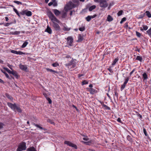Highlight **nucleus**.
<instances>
[{
    "label": "nucleus",
    "mask_w": 151,
    "mask_h": 151,
    "mask_svg": "<svg viewBox=\"0 0 151 151\" xmlns=\"http://www.w3.org/2000/svg\"><path fill=\"white\" fill-rule=\"evenodd\" d=\"M12 24V23H6L4 25L5 26H8L9 25L11 24Z\"/></svg>",
    "instance_id": "nucleus-53"
},
{
    "label": "nucleus",
    "mask_w": 151,
    "mask_h": 151,
    "mask_svg": "<svg viewBox=\"0 0 151 151\" xmlns=\"http://www.w3.org/2000/svg\"><path fill=\"white\" fill-rule=\"evenodd\" d=\"M26 149V143L25 142H22L19 143L17 151H22L25 150Z\"/></svg>",
    "instance_id": "nucleus-2"
},
{
    "label": "nucleus",
    "mask_w": 151,
    "mask_h": 151,
    "mask_svg": "<svg viewBox=\"0 0 151 151\" xmlns=\"http://www.w3.org/2000/svg\"><path fill=\"white\" fill-rule=\"evenodd\" d=\"M51 19L52 21L53 24H54V23H55V22L58 23H60L58 19L55 16Z\"/></svg>",
    "instance_id": "nucleus-12"
},
{
    "label": "nucleus",
    "mask_w": 151,
    "mask_h": 151,
    "mask_svg": "<svg viewBox=\"0 0 151 151\" xmlns=\"http://www.w3.org/2000/svg\"><path fill=\"white\" fill-rule=\"evenodd\" d=\"M142 57L139 56H137L136 59V60H139L141 62H142Z\"/></svg>",
    "instance_id": "nucleus-28"
},
{
    "label": "nucleus",
    "mask_w": 151,
    "mask_h": 151,
    "mask_svg": "<svg viewBox=\"0 0 151 151\" xmlns=\"http://www.w3.org/2000/svg\"><path fill=\"white\" fill-rule=\"evenodd\" d=\"M145 15V14H141L140 15H139L138 17V19H142L144 17Z\"/></svg>",
    "instance_id": "nucleus-40"
},
{
    "label": "nucleus",
    "mask_w": 151,
    "mask_h": 151,
    "mask_svg": "<svg viewBox=\"0 0 151 151\" xmlns=\"http://www.w3.org/2000/svg\"><path fill=\"white\" fill-rule=\"evenodd\" d=\"M76 64L74 63H73V65H72L71 66H72L71 67L72 68H74L76 67Z\"/></svg>",
    "instance_id": "nucleus-61"
},
{
    "label": "nucleus",
    "mask_w": 151,
    "mask_h": 151,
    "mask_svg": "<svg viewBox=\"0 0 151 151\" xmlns=\"http://www.w3.org/2000/svg\"><path fill=\"white\" fill-rule=\"evenodd\" d=\"M90 16L91 17V19H93V18L95 17H96L97 16V15L96 14H94L93 16Z\"/></svg>",
    "instance_id": "nucleus-62"
},
{
    "label": "nucleus",
    "mask_w": 151,
    "mask_h": 151,
    "mask_svg": "<svg viewBox=\"0 0 151 151\" xmlns=\"http://www.w3.org/2000/svg\"><path fill=\"white\" fill-rule=\"evenodd\" d=\"M123 11L122 10L119 11L117 13V15L118 16H120L122 15L123 13Z\"/></svg>",
    "instance_id": "nucleus-44"
},
{
    "label": "nucleus",
    "mask_w": 151,
    "mask_h": 151,
    "mask_svg": "<svg viewBox=\"0 0 151 151\" xmlns=\"http://www.w3.org/2000/svg\"><path fill=\"white\" fill-rule=\"evenodd\" d=\"M28 44V42H27V40H26L25 42H24L23 45H22L21 47L22 48H24Z\"/></svg>",
    "instance_id": "nucleus-24"
},
{
    "label": "nucleus",
    "mask_w": 151,
    "mask_h": 151,
    "mask_svg": "<svg viewBox=\"0 0 151 151\" xmlns=\"http://www.w3.org/2000/svg\"><path fill=\"white\" fill-rule=\"evenodd\" d=\"M77 42H81L83 40V38L81 34H79L78 37Z\"/></svg>",
    "instance_id": "nucleus-16"
},
{
    "label": "nucleus",
    "mask_w": 151,
    "mask_h": 151,
    "mask_svg": "<svg viewBox=\"0 0 151 151\" xmlns=\"http://www.w3.org/2000/svg\"><path fill=\"white\" fill-rule=\"evenodd\" d=\"M3 73L5 75V76H6V77L7 78L9 79H11V78H10V77L9 76L8 74L6 72H3Z\"/></svg>",
    "instance_id": "nucleus-46"
},
{
    "label": "nucleus",
    "mask_w": 151,
    "mask_h": 151,
    "mask_svg": "<svg viewBox=\"0 0 151 151\" xmlns=\"http://www.w3.org/2000/svg\"><path fill=\"white\" fill-rule=\"evenodd\" d=\"M107 0H100L99 2V5L100 7L102 8H106L108 6L107 2Z\"/></svg>",
    "instance_id": "nucleus-4"
},
{
    "label": "nucleus",
    "mask_w": 151,
    "mask_h": 151,
    "mask_svg": "<svg viewBox=\"0 0 151 151\" xmlns=\"http://www.w3.org/2000/svg\"><path fill=\"white\" fill-rule=\"evenodd\" d=\"M59 65V64L57 62H55L52 64V65L55 67H56Z\"/></svg>",
    "instance_id": "nucleus-37"
},
{
    "label": "nucleus",
    "mask_w": 151,
    "mask_h": 151,
    "mask_svg": "<svg viewBox=\"0 0 151 151\" xmlns=\"http://www.w3.org/2000/svg\"><path fill=\"white\" fill-rule=\"evenodd\" d=\"M46 69L47 71H50L51 72H52L54 74H55V73H58V72L57 71L53 70L52 69H50L49 68H47Z\"/></svg>",
    "instance_id": "nucleus-19"
},
{
    "label": "nucleus",
    "mask_w": 151,
    "mask_h": 151,
    "mask_svg": "<svg viewBox=\"0 0 151 151\" xmlns=\"http://www.w3.org/2000/svg\"><path fill=\"white\" fill-rule=\"evenodd\" d=\"M117 121L119 122L122 123V121H121V119L120 118H119L117 119Z\"/></svg>",
    "instance_id": "nucleus-60"
},
{
    "label": "nucleus",
    "mask_w": 151,
    "mask_h": 151,
    "mask_svg": "<svg viewBox=\"0 0 151 151\" xmlns=\"http://www.w3.org/2000/svg\"><path fill=\"white\" fill-rule=\"evenodd\" d=\"M87 90L90 92L91 94H93L96 92V90L92 88H87Z\"/></svg>",
    "instance_id": "nucleus-8"
},
{
    "label": "nucleus",
    "mask_w": 151,
    "mask_h": 151,
    "mask_svg": "<svg viewBox=\"0 0 151 151\" xmlns=\"http://www.w3.org/2000/svg\"><path fill=\"white\" fill-rule=\"evenodd\" d=\"M7 105L15 111H16V110L19 113H21L22 111L20 107L17 106L15 103L12 104L11 103L8 102L7 103Z\"/></svg>",
    "instance_id": "nucleus-1"
},
{
    "label": "nucleus",
    "mask_w": 151,
    "mask_h": 151,
    "mask_svg": "<svg viewBox=\"0 0 151 151\" xmlns=\"http://www.w3.org/2000/svg\"><path fill=\"white\" fill-rule=\"evenodd\" d=\"M107 20L109 22H111L113 20L112 17L110 15H109L107 18Z\"/></svg>",
    "instance_id": "nucleus-29"
},
{
    "label": "nucleus",
    "mask_w": 151,
    "mask_h": 151,
    "mask_svg": "<svg viewBox=\"0 0 151 151\" xmlns=\"http://www.w3.org/2000/svg\"><path fill=\"white\" fill-rule=\"evenodd\" d=\"M114 93H115V95L116 96V98H117L118 97V93H117V92L116 91H115Z\"/></svg>",
    "instance_id": "nucleus-57"
},
{
    "label": "nucleus",
    "mask_w": 151,
    "mask_h": 151,
    "mask_svg": "<svg viewBox=\"0 0 151 151\" xmlns=\"http://www.w3.org/2000/svg\"><path fill=\"white\" fill-rule=\"evenodd\" d=\"M86 19L87 21L89 22L90 21L91 19V17L90 16H88L86 18Z\"/></svg>",
    "instance_id": "nucleus-38"
},
{
    "label": "nucleus",
    "mask_w": 151,
    "mask_h": 151,
    "mask_svg": "<svg viewBox=\"0 0 151 151\" xmlns=\"http://www.w3.org/2000/svg\"><path fill=\"white\" fill-rule=\"evenodd\" d=\"M96 8V6L95 5H93L90 6L89 8V11H91Z\"/></svg>",
    "instance_id": "nucleus-25"
},
{
    "label": "nucleus",
    "mask_w": 151,
    "mask_h": 151,
    "mask_svg": "<svg viewBox=\"0 0 151 151\" xmlns=\"http://www.w3.org/2000/svg\"><path fill=\"white\" fill-rule=\"evenodd\" d=\"M7 66L12 70V65L9 64H8Z\"/></svg>",
    "instance_id": "nucleus-56"
},
{
    "label": "nucleus",
    "mask_w": 151,
    "mask_h": 151,
    "mask_svg": "<svg viewBox=\"0 0 151 151\" xmlns=\"http://www.w3.org/2000/svg\"><path fill=\"white\" fill-rule=\"evenodd\" d=\"M47 14L49 17L50 19L52 18L54 16V15L50 11H48L47 12Z\"/></svg>",
    "instance_id": "nucleus-13"
},
{
    "label": "nucleus",
    "mask_w": 151,
    "mask_h": 151,
    "mask_svg": "<svg viewBox=\"0 0 151 151\" xmlns=\"http://www.w3.org/2000/svg\"><path fill=\"white\" fill-rule=\"evenodd\" d=\"M75 7V4L71 1H70L68 3L65 9V11H68L72 9Z\"/></svg>",
    "instance_id": "nucleus-3"
},
{
    "label": "nucleus",
    "mask_w": 151,
    "mask_h": 151,
    "mask_svg": "<svg viewBox=\"0 0 151 151\" xmlns=\"http://www.w3.org/2000/svg\"><path fill=\"white\" fill-rule=\"evenodd\" d=\"M3 125L4 124L0 122V129H2L3 127Z\"/></svg>",
    "instance_id": "nucleus-58"
},
{
    "label": "nucleus",
    "mask_w": 151,
    "mask_h": 151,
    "mask_svg": "<svg viewBox=\"0 0 151 151\" xmlns=\"http://www.w3.org/2000/svg\"><path fill=\"white\" fill-rule=\"evenodd\" d=\"M53 26L55 30L56 31H59L60 30V26L58 24L56 23H54L53 24Z\"/></svg>",
    "instance_id": "nucleus-10"
},
{
    "label": "nucleus",
    "mask_w": 151,
    "mask_h": 151,
    "mask_svg": "<svg viewBox=\"0 0 151 151\" xmlns=\"http://www.w3.org/2000/svg\"><path fill=\"white\" fill-rule=\"evenodd\" d=\"M88 82L86 81V80H84L82 82V85H84L85 84H88Z\"/></svg>",
    "instance_id": "nucleus-45"
},
{
    "label": "nucleus",
    "mask_w": 151,
    "mask_h": 151,
    "mask_svg": "<svg viewBox=\"0 0 151 151\" xmlns=\"http://www.w3.org/2000/svg\"><path fill=\"white\" fill-rule=\"evenodd\" d=\"M102 106H103L104 107H105V109H106V110H111V109L108 106H107V105L103 104V105H102Z\"/></svg>",
    "instance_id": "nucleus-31"
},
{
    "label": "nucleus",
    "mask_w": 151,
    "mask_h": 151,
    "mask_svg": "<svg viewBox=\"0 0 151 151\" xmlns=\"http://www.w3.org/2000/svg\"><path fill=\"white\" fill-rule=\"evenodd\" d=\"M20 33V31H15L14 32H12V34L14 35H18Z\"/></svg>",
    "instance_id": "nucleus-36"
},
{
    "label": "nucleus",
    "mask_w": 151,
    "mask_h": 151,
    "mask_svg": "<svg viewBox=\"0 0 151 151\" xmlns=\"http://www.w3.org/2000/svg\"><path fill=\"white\" fill-rule=\"evenodd\" d=\"M128 27V23L127 22L126 23L124 24V27L125 28H127Z\"/></svg>",
    "instance_id": "nucleus-63"
},
{
    "label": "nucleus",
    "mask_w": 151,
    "mask_h": 151,
    "mask_svg": "<svg viewBox=\"0 0 151 151\" xmlns=\"http://www.w3.org/2000/svg\"><path fill=\"white\" fill-rule=\"evenodd\" d=\"M26 10L22 11V12H20V13H19L20 14H21L22 15H24V14H26Z\"/></svg>",
    "instance_id": "nucleus-42"
},
{
    "label": "nucleus",
    "mask_w": 151,
    "mask_h": 151,
    "mask_svg": "<svg viewBox=\"0 0 151 151\" xmlns=\"http://www.w3.org/2000/svg\"><path fill=\"white\" fill-rule=\"evenodd\" d=\"M108 70H109V71L111 73H113V71L112 70L111 68H108Z\"/></svg>",
    "instance_id": "nucleus-54"
},
{
    "label": "nucleus",
    "mask_w": 151,
    "mask_h": 151,
    "mask_svg": "<svg viewBox=\"0 0 151 151\" xmlns=\"http://www.w3.org/2000/svg\"><path fill=\"white\" fill-rule=\"evenodd\" d=\"M26 15L27 16H31L32 15V13L31 11L26 10Z\"/></svg>",
    "instance_id": "nucleus-22"
},
{
    "label": "nucleus",
    "mask_w": 151,
    "mask_h": 151,
    "mask_svg": "<svg viewBox=\"0 0 151 151\" xmlns=\"http://www.w3.org/2000/svg\"><path fill=\"white\" fill-rule=\"evenodd\" d=\"M47 100L48 101L49 103V104H51L52 103V101L50 99L49 97H46Z\"/></svg>",
    "instance_id": "nucleus-47"
},
{
    "label": "nucleus",
    "mask_w": 151,
    "mask_h": 151,
    "mask_svg": "<svg viewBox=\"0 0 151 151\" xmlns=\"http://www.w3.org/2000/svg\"><path fill=\"white\" fill-rule=\"evenodd\" d=\"M66 15H67L66 13L65 12L63 14L62 16V17L63 18H65L66 17Z\"/></svg>",
    "instance_id": "nucleus-52"
},
{
    "label": "nucleus",
    "mask_w": 151,
    "mask_h": 151,
    "mask_svg": "<svg viewBox=\"0 0 151 151\" xmlns=\"http://www.w3.org/2000/svg\"><path fill=\"white\" fill-rule=\"evenodd\" d=\"M143 29L145 30H147L148 28V27L146 25H143Z\"/></svg>",
    "instance_id": "nucleus-51"
},
{
    "label": "nucleus",
    "mask_w": 151,
    "mask_h": 151,
    "mask_svg": "<svg viewBox=\"0 0 151 151\" xmlns=\"http://www.w3.org/2000/svg\"><path fill=\"white\" fill-rule=\"evenodd\" d=\"M13 10L18 15V16L19 17H20V15L19 13L18 12V11L17 10L15 9V8H13Z\"/></svg>",
    "instance_id": "nucleus-26"
},
{
    "label": "nucleus",
    "mask_w": 151,
    "mask_h": 151,
    "mask_svg": "<svg viewBox=\"0 0 151 151\" xmlns=\"http://www.w3.org/2000/svg\"><path fill=\"white\" fill-rule=\"evenodd\" d=\"M143 132H144V133L145 135L146 136H148V134H147L146 130L145 129V128H144L143 129Z\"/></svg>",
    "instance_id": "nucleus-49"
},
{
    "label": "nucleus",
    "mask_w": 151,
    "mask_h": 151,
    "mask_svg": "<svg viewBox=\"0 0 151 151\" xmlns=\"http://www.w3.org/2000/svg\"><path fill=\"white\" fill-rule=\"evenodd\" d=\"M127 139L130 142H132V139L130 136L128 135L127 136Z\"/></svg>",
    "instance_id": "nucleus-35"
},
{
    "label": "nucleus",
    "mask_w": 151,
    "mask_h": 151,
    "mask_svg": "<svg viewBox=\"0 0 151 151\" xmlns=\"http://www.w3.org/2000/svg\"><path fill=\"white\" fill-rule=\"evenodd\" d=\"M52 11L56 16H58L60 14V12L57 9H52Z\"/></svg>",
    "instance_id": "nucleus-15"
},
{
    "label": "nucleus",
    "mask_w": 151,
    "mask_h": 151,
    "mask_svg": "<svg viewBox=\"0 0 151 151\" xmlns=\"http://www.w3.org/2000/svg\"><path fill=\"white\" fill-rule=\"evenodd\" d=\"M12 70H12V71H11L10 70H9V69L7 70V72L9 74H12Z\"/></svg>",
    "instance_id": "nucleus-64"
},
{
    "label": "nucleus",
    "mask_w": 151,
    "mask_h": 151,
    "mask_svg": "<svg viewBox=\"0 0 151 151\" xmlns=\"http://www.w3.org/2000/svg\"><path fill=\"white\" fill-rule=\"evenodd\" d=\"M47 121L51 123V124H54V122H53L50 119H48Z\"/></svg>",
    "instance_id": "nucleus-59"
},
{
    "label": "nucleus",
    "mask_w": 151,
    "mask_h": 151,
    "mask_svg": "<svg viewBox=\"0 0 151 151\" xmlns=\"http://www.w3.org/2000/svg\"><path fill=\"white\" fill-rule=\"evenodd\" d=\"M81 142H82L83 143L87 145H90L91 143V142L88 141V142H85L83 141H82Z\"/></svg>",
    "instance_id": "nucleus-34"
},
{
    "label": "nucleus",
    "mask_w": 151,
    "mask_h": 151,
    "mask_svg": "<svg viewBox=\"0 0 151 151\" xmlns=\"http://www.w3.org/2000/svg\"><path fill=\"white\" fill-rule=\"evenodd\" d=\"M33 125L35 126V127H37L39 128V129H43L44 130H47V129H45L44 128H43L42 127H41L40 125H39L38 124H36L35 123H33Z\"/></svg>",
    "instance_id": "nucleus-18"
},
{
    "label": "nucleus",
    "mask_w": 151,
    "mask_h": 151,
    "mask_svg": "<svg viewBox=\"0 0 151 151\" xmlns=\"http://www.w3.org/2000/svg\"><path fill=\"white\" fill-rule=\"evenodd\" d=\"M5 95L9 99L11 100L12 101L13 100V98L11 96H10L7 93H6L5 94Z\"/></svg>",
    "instance_id": "nucleus-23"
},
{
    "label": "nucleus",
    "mask_w": 151,
    "mask_h": 151,
    "mask_svg": "<svg viewBox=\"0 0 151 151\" xmlns=\"http://www.w3.org/2000/svg\"><path fill=\"white\" fill-rule=\"evenodd\" d=\"M11 52L12 53L17 55H22L25 54L23 52L20 51H17L16 50H11Z\"/></svg>",
    "instance_id": "nucleus-9"
},
{
    "label": "nucleus",
    "mask_w": 151,
    "mask_h": 151,
    "mask_svg": "<svg viewBox=\"0 0 151 151\" xmlns=\"http://www.w3.org/2000/svg\"><path fill=\"white\" fill-rule=\"evenodd\" d=\"M45 31L47 32L49 34H51L52 33V30L48 25L47 26V28L45 29Z\"/></svg>",
    "instance_id": "nucleus-14"
},
{
    "label": "nucleus",
    "mask_w": 151,
    "mask_h": 151,
    "mask_svg": "<svg viewBox=\"0 0 151 151\" xmlns=\"http://www.w3.org/2000/svg\"><path fill=\"white\" fill-rule=\"evenodd\" d=\"M27 151H37V150L34 147H31L28 148Z\"/></svg>",
    "instance_id": "nucleus-17"
},
{
    "label": "nucleus",
    "mask_w": 151,
    "mask_h": 151,
    "mask_svg": "<svg viewBox=\"0 0 151 151\" xmlns=\"http://www.w3.org/2000/svg\"><path fill=\"white\" fill-rule=\"evenodd\" d=\"M67 42L70 46H71V44L73 42V39L71 36L68 37L67 39Z\"/></svg>",
    "instance_id": "nucleus-6"
},
{
    "label": "nucleus",
    "mask_w": 151,
    "mask_h": 151,
    "mask_svg": "<svg viewBox=\"0 0 151 151\" xmlns=\"http://www.w3.org/2000/svg\"><path fill=\"white\" fill-rule=\"evenodd\" d=\"M65 144L67 145L70 146L76 149H77V147L76 145L71 143L68 141H65Z\"/></svg>",
    "instance_id": "nucleus-5"
},
{
    "label": "nucleus",
    "mask_w": 151,
    "mask_h": 151,
    "mask_svg": "<svg viewBox=\"0 0 151 151\" xmlns=\"http://www.w3.org/2000/svg\"><path fill=\"white\" fill-rule=\"evenodd\" d=\"M79 30L81 31H83L85 30V25L82 24V27L79 28Z\"/></svg>",
    "instance_id": "nucleus-21"
},
{
    "label": "nucleus",
    "mask_w": 151,
    "mask_h": 151,
    "mask_svg": "<svg viewBox=\"0 0 151 151\" xmlns=\"http://www.w3.org/2000/svg\"><path fill=\"white\" fill-rule=\"evenodd\" d=\"M13 2L16 4H22V2L20 1H14Z\"/></svg>",
    "instance_id": "nucleus-41"
},
{
    "label": "nucleus",
    "mask_w": 151,
    "mask_h": 151,
    "mask_svg": "<svg viewBox=\"0 0 151 151\" xmlns=\"http://www.w3.org/2000/svg\"><path fill=\"white\" fill-rule=\"evenodd\" d=\"M146 33L150 36L151 37V27L146 31Z\"/></svg>",
    "instance_id": "nucleus-32"
},
{
    "label": "nucleus",
    "mask_w": 151,
    "mask_h": 151,
    "mask_svg": "<svg viewBox=\"0 0 151 151\" xmlns=\"http://www.w3.org/2000/svg\"><path fill=\"white\" fill-rule=\"evenodd\" d=\"M146 15L149 18L151 17V14L150 12L148 11H146L145 12Z\"/></svg>",
    "instance_id": "nucleus-33"
},
{
    "label": "nucleus",
    "mask_w": 151,
    "mask_h": 151,
    "mask_svg": "<svg viewBox=\"0 0 151 151\" xmlns=\"http://www.w3.org/2000/svg\"><path fill=\"white\" fill-rule=\"evenodd\" d=\"M142 76L144 80H146L147 78V76L146 73H144L142 75Z\"/></svg>",
    "instance_id": "nucleus-27"
},
{
    "label": "nucleus",
    "mask_w": 151,
    "mask_h": 151,
    "mask_svg": "<svg viewBox=\"0 0 151 151\" xmlns=\"http://www.w3.org/2000/svg\"><path fill=\"white\" fill-rule=\"evenodd\" d=\"M118 60L119 58H115L113 62L112 63V65H114L116 64V63L118 61Z\"/></svg>",
    "instance_id": "nucleus-30"
},
{
    "label": "nucleus",
    "mask_w": 151,
    "mask_h": 151,
    "mask_svg": "<svg viewBox=\"0 0 151 151\" xmlns=\"http://www.w3.org/2000/svg\"><path fill=\"white\" fill-rule=\"evenodd\" d=\"M125 86H126V85H125L124 84H123L122 85L121 88V90H123Z\"/></svg>",
    "instance_id": "nucleus-50"
},
{
    "label": "nucleus",
    "mask_w": 151,
    "mask_h": 151,
    "mask_svg": "<svg viewBox=\"0 0 151 151\" xmlns=\"http://www.w3.org/2000/svg\"><path fill=\"white\" fill-rule=\"evenodd\" d=\"M19 68L22 70L27 71V67L26 65H23L21 64L19 65Z\"/></svg>",
    "instance_id": "nucleus-7"
},
{
    "label": "nucleus",
    "mask_w": 151,
    "mask_h": 151,
    "mask_svg": "<svg viewBox=\"0 0 151 151\" xmlns=\"http://www.w3.org/2000/svg\"><path fill=\"white\" fill-rule=\"evenodd\" d=\"M129 80V78L128 77H127L125 79L123 84L126 85V84L127 83L128 81Z\"/></svg>",
    "instance_id": "nucleus-48"
},
{
    "label": "nucleus",
    "mask_w": 151,
    "mask_h": 151,
    "mask_svg": "<svg viewBox=\"0 0 151 151\" xmlns=\"http://www.w3.org/2000/svg\"><path fill=\"white\" fill-rule=\"evenodd\" d=\"M70 28H68L67 27H64L63 28V29L64 30V31H69L70 30Z\"/></svg>",
    "instance_id": "nucleus-39"
},
{
    "label": "nucleus",
    "mask_w": 151,
    "mask_h": 151,
    "mask_svg": "<svg viewBox=\"0 0 151 151\" xmlns=\"http://www.w3.org/2000/svg\"><path fill=\"white\" fill-rule=\"evenodd\" d=\"M73 59H72L70 62L66 64L65 65L66 66L69 67L72 66V65H73Z\"/></svg>",
    "instance_id": "nucleus-20"
},
{
    "label": "nucleus",
    "mask_w": 151,
    "mask_h": 151,
    "mask_svg": "<svg viewBox=\"0 0 151 151\" xmlns=\"http://www.w3.org/2000/svg\"><path fill=\"white\" fill-rule=\"evenodd\" d=\"M12 74L17 79H18L19 77V76L18 75L17 72L15 70H12Z\"/></svg>",
    "instance_id": "nucleus-11"
},
{
    "label": "nucleus",
    "mask_w": 151,
    "mask_h": 151,
    "mask_svg": "<svg viewBox=\"0 0 151 151\" xmlns=\"http://www.w3.org/2000/svg\"><path fill=\"white\" fill-rule=\"evenodd\" d=\"M136 34L137 36L139 37H140L141 36V34L137 31H136Z\"/></svg>",
    "instance_id": "nucleus-43"
},
{
    "label": "nucleus",
    "mask_w": 151,
    "mask_h": 151,
    "mask_svg": "<svg viewBox=\"0 0 151 151\" xmlns=\"http://www.w3.org/2000/svg\"><path fill=\"white\" fill-rule=\"evenodd\" d=\"M86 138H85V137L83 138V139L85 141H86L88 140L89 139V138L87 137V136H86Z\"/></svg>",
    "instance_id": "nucleus-55"
}]
</instances>
